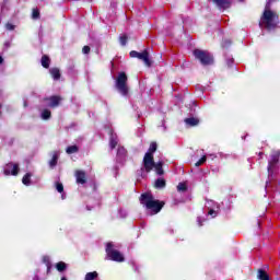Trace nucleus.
<instances>
[{
  "label": "nucleus",
  "mask_w": 280,
  "mask_h": 280,
  "mask_svg": "<svg viewBox=\"0 0 280 280\" xmlns=\"http://www.w3.org/2000/svg\"><path fill=\"white\" fill-rule=\"evenodd\" d=\"M5 30H7L8 32H14V30H16V25H14V24L8 22V23L5 24Z\"/></svg>",
  "instance_id": "obj_31"
},
{
  "label": "nucleus",
  "mask_w": 280,
  "mask_h": 280,
  "mask_svg": "<svg viewBox=\"0 0 280 280\" xmlns=\"http://www.w3.org/2000/svg\"><path fill=\"white\" fill-rule=\"evenodd\" d=\"M202 222H205V219L198 217V218H197L198 226H202Z\"/></svg>",
  "instance_id": "obj_38"
},
{
  "label": "nucleus",
  "mask_w": 280,
  "mask_h": 280,
  "mask_svg": "<svg viewBox=\"0 0 280 280\" xmlns=\"http://www.w3.org/2000/svg\"><path fill=\"white\" fill-rule=\"evenodd\" d=\"M124 156H126V148L118 147V149H117V158L118 159H124Z\"/></svg>",
  "instance_id": "obj_27"
},
{
  "label": "nucleus",
  "mask_w": 280,
  "mask_h": 280,
  "mask_svg": "<svg viewBox=\"0 0 280 280\" xmlns=\"http://www.w3.org/2000/svg\"><path fill=\"white\" fill-rule=\"evenodd\" d=\"M271 3H275V0H267L265 11L259 22L260 30H267L268 32H272V30L277 27V23H279V16L270 10Z\"/></svg>",
  "instance_id": "obj_2"
},
{
  "label": "nucleus",
  "mask_w": 280,
  "mask_h": 280,
  "mask_svg": "<svg viewBox=\"0 0 280 280\" xmlns=\"http://www.w3.org/2000/svg\"><path fill=\"white\" fill-rule=\"evenodd\" d=\"M32 19H34L35 21L37 19H40V12L37 9H33Z\"/></svg>",
  "instance_id": "obj_33"
},
{
  "label": "nucleus",
  "mask_w": 280,
  "mask_h": 280,
  "mask_svg": "<svg viewBox=\"0 0 280 280\" xmlns=\"http://www.w3.org/2000/svg\"><path fill=\"white\" fill-rule=\"evenodd\" d=\"M279 160L280 151H272L267 167L269 176H272V170H275L276 165L279 163Z\"/></svg>",
  "instance_id": "obj_8"
},
{
  "label": "nucleus",
  "mask_w": 280,
  "mask_h": 280,
  "mask_svg": "<svg viewBox=\"0 0 280 280\" xmlns=\"http://www.w3.org/2000/svg\"><path fill=\"white\" fill-rule=\"evenodd\" d=\"M4 176H19V164L8 163L3 166Z\"/></svg>",
  "instance_id": "obj_10"
},
{
  "label": "nucleus",
  "mask_w": 280,
  "mask_h": 280,
  "mask_svg": "<svg viewBox=\"0 0 280 280\" xmlns=\"http://www.w3.org/2000/svg\"><path fill=\"white\" fill-rule=\"evenodd\" d=\"M0 65H3V57L0 56Z\"/></svg>",
  "instance_id": "obj_39"
},
{
  "label": "nucleus",
  "mask_w": 280,
  "mask_h": 280,
  "mask_svg": "<svg viewBox=\"0 0 280 280\" xmlns=\"http://www.w3.org/2000/svg\"><path fill=\"white\" fill-rule=\"evenodd\" d=\"M60 280H67V277H62Z\"/></svg>",
  "instance_id": "obj_44"
},
{
  "label": "nucleus",
  "mask_w": 280,
  "mask_h": 280,
  "mask_svg": "<svg viewBox=\"0 0 280 280\" xmlns=\"http://www.w3.org/2000/svg\"><path fill=\"white\" fill-rule=\"evenodd\" d=\"M67 154H78L80 152V148L78 145H70L66 149Z\"/></svg>",
  "instance_id": "obj_23"
},
{
  "label": "nucleus",
  "mask_w": 280,
  "mask_h": 280,
  "mask_svg": "<svg viewBox=\"0 0 280 280\" xmlns=\"http://www.w3.org/2000/svg\"><path fill=\"white\" fill-rule=\"evenodd\" d=\"M42 67H44V69H49V65L51 63V60L49 59V57L47 55H44L42 57Z\"/></svg>",
  "instance_id": "obj_21"
},
{
  "label": "nucleus",
  "mask_w": 280,
  "mask_h": 280,
  "mask_svg": "<svg viewBox=\"0 0 280 280\" xmlns=\"http://www.w3.org/2000/svg\"><path fill=\"white\" fill-rule=\"evenodd\" d=\"M74 176L78 185H86V172L75 171Z\"/></svg>",
  "instance_id": "obj_13"
},
{
  "label": "nucleus",
  "mask_w": 280,
  "mask_h": 280,
  "mask_svg": "<svg viewBox=\"0 0 280 280\" xmlns=\"http://www.w3.org/2000/svg\"><path fill=\"white\" fill-rule=\"evenodd\" d=\"M100 277V273L97 271L88 272L84 277V280H95Z\"/></svg>",
  "instance_id": "obj_26"
},
{
  "label": "nucleus",
  "mask_w": 280,
  "mask_h": 280,
  "mask_svg": "<svg viewBox=\"0 0 280 280\" xmlns=\"http://www.w3.org/2000/svg\"><path fill=\"white\" fill-rule=\"evenodd\" d=\"M55 187L58 194H62L65 191V186L60 182L55 183Z\"/></svg>",
  "instance_id": "obj_29"
},
{
  "label": "nucleus",
  "mask_w": 280,
  "mask_h": 280,
  "mask_svg": "<svg viewBox=\"0 0 280 280\" xmlns=\"http://www.w3.org/2000/svg\"><path fill=\"white\" fill-rule=\"evenodd\" d=\"M165 185L166 183H165V179L163 178H158L154 183L155 189H165Z\"/></svg>",
  "instance_id": "obj_22"
},
{
  "label": "nucleus",
  "mask_w": 280,
  "mask_h": 280,
  "mask_svg": "<svg viewBox=\"0 0 280 280\" xmlns=\"http://www.w3.org/2000/svg\"><path fill=\"white\" fill-rule=\"evenodd\" d=\"M119 218H128V211L124 210V209H120L119 210Z\"/></svg>",
  "instance_id": "obj_34"
},
{
  "label": "nucleus",
  "mask_w": 280,
  "mask_h": 280,
  "mask_svg": "<svg viewBox=\"0 0 280 280\" xmlns=\"http://www.w3.org/2000/svg\"><path fill=\"white\" fill-rule=\"evenodd\" d=\"M55 268L58 272H65V270H67V264L65 261H59L55 265Z\"/></svg>",
  "instance_id": "obj_25"
},
{
  "label": "nucleus",
  "mask_w": 280,
  "mask_h": 280,
  "mask_svg": "<svg viewBox=\"0 0 280 280\" xmlns=\"http://www.w3.org/2000/svg\"><path fill=\"white\" fill-rule=\"evenodd\" d=\"M220 10H226L231 8V0H212ZM244 1V0H238Z\"/></svg>",
  "instance_id": "obj_14"
},
{
  "label": "nucleus",
  "mask_w": 280,
  "mask_h": 280,
  "mask_svg": "<svg viewBox=\"0 0 280 280\" xmlns=\"http://www.w3.org/2000/svg\"><path fill=\"white\" fill-rule=\"evenodd\" d=\"M117 143H119V140L117 139V135L112 132L109 138L110 150H115L117 148Z\"/></svg>",
  "instance_id": "obj_17"
},
{
  "label": "nucleus",
  "mask_w": 280,
  "mask_h": 280,
  "mask_svg": "<svg viewBox=\"0 0 280 280\" xmlns=\"http://www.w3.org/2000/svg\"><path fill=\"white\" fill-rule=\"evenodd\" d=\"M22 183L26 187H30V185H32V173H26L22 178Z\"/></svg>",
  "instance_id": "obj_19"
},
{
  "label": "nucleus",
  "mask_w": 280,
  "mask_h": 280,
  "mask_svg": "<svg viewBox=\"0 0 280 280\" xmlns=\"http://www.w3.org/2000/svg\"><path fill=\"white\" fill-rule=\"evenodd\" d=\"M10 2L8 0H3V2L0 4V23L3 20V16H8L10 14Z\"/></svg>",
  "instance_id": "obj_11"
},
{
  "label": "nucleus",
  "mask_w": 280,
  "mask_h": 280,
  "mask_svg": "<svg viewBox=\"0 0 280 280\" xmlns=\"http://www.w3.org/2000/svg\"><path fill=\"white\" fill-rule=\"evenodd\" d=\"M257 279H259V280H270V276H268V273L264 269H259L258 272H257Z\"/></svg>",
  "instance_id": "obj_20"
},
{
  "label": "nucleus",
  "mask_w": 280,
  "mask_h": 280,
  "mask_svg": "<svg viewBox=\"0 0 280 280\" xmlns=\"http://www.w3.org/2000/svg\"><path fill=\"white\" fill-rule=\"evenodd\" d=\"M47 268H48V270H49V262H47Z\"/></svg>",
  "instance_id": "obj_45"
},
{
  "label": "nucleus",
  "mask_w": 280,
  "mask_h": 280,
  "mask_svg": "<svg viewBox=\"0 0 280 280\" xmlns=\"http://www.w3.org/2000/svg\"><path fill=\"white\" fill-rule=\"evenodd\" d=\"M234 59L233 57H226V65L228 67H233Z\"/></svg>",
  "instance_id": "obj_35"
},
{
  "label": "nucleus",
  "mask_w": 280,
  "mask_h": 280,
  "mask_svg": "<svg viewBox=\"0 0 280 280\" xmlns=\"http://www.w3.org/2000/svg\"><path fill=\"white\" fill-rule=\"evenodd\" d=\"M242 139H246L245 137H242Z\"/></svg>",
  "instance_id": "obj_47"
},
{
  "label": "nucleus",
  "mask_w": 280,
  "mask_h": 280,
  "mask_svg": "<svg viewBox=\"0 0 280 280\" xmlns=\"http://www.w3.org/2000/svg\"><path fill=\"white\" fill-rule=\"evenodd\" d=\"M154 152H156V142L150 144L149 151L144 154L142 160V166L138 174L141 178H147L148 174L154 170L158 176H163L165 172L163 171V161L154 162Z\"/></svg>",
  "instance_id": "obj_1"
},
{
  "label": "nucleus",
  "mask_w": 280,
  "mask_h": 280,
  "mask_svg": "<svg viewBox=\"0 0 280 280\" xmlns=\"http://www.w3.org/2000/svg\"><path fill=\"white\" fill-rule=\"evenodd\" d=\"M206 208L208 209V215H210V218H218V214L220 213V203L213 200H207Z\"/></svg>",
  "instance_id": "obj_7"
},
{
  "label": "nucleus",
  "mask_w": 280,
  "mask_h": 280,
  "mask_svg": "<svg viewBox=\"0 0 280 280\" xmlns=\"http://www.w3.org/2000/svg\"><path fill=\"white\" fill-rule=\"evenodd\" d=\"M230 45H231V40H229V39H225L222 43V47H230Z\"/></svg>",
  "instance_id": "obj_36"
},
{
  "label": "nucleus",
  "mask_w": 280,
  "mask_h": 280,
  "mask_svg": "<svg viewBox=\"0 0 280 280\" xmlns=\"http://www.w3.org/2000/svg\"><path fill=\"white\" fill-rule=\"evenodd\" d=\"M59 156H60V153L58 151H54L52 158L49 161V167H51V170H54V167H56V165H58Z\"/></svg>",
  "instance_id": "obj_16"
},
{
  "label": "nucleus",
  "mask_w": 280,
  "mask_h": 280,
  "mask_svg": "<svg viewBox=\"0 0 280 280\" xmlns=\"http://www.w3.org/2000/svg\"><path fill=\"white\" fill-rule=\"evenodd\" d=\"M40 117L44 119V121H47L48 119H51V112L49 109H43Z\"/></svg>",
  "instance_id": "obj_24"
},
{
  "label": "nucleus",
  "mask_w": 280,
  "mask_h": 280,
  "mask_svg": "<svg viewBox=\"0 0 280 280\" xmlns=\"http://www.w3.org/2000/svg\"><path fill=\"white\" fill-rule=\"evenodd\" d=\"M194 56L203 66L213 65V56H211V54H209L208 51L196 49L194 51Z\"/></svg>",
  "instance_id": "obj_6"
},
{
  "label": "nucleus",
  "mask_w": 280,
  "mask_h": 280,
  "mask_svg": "<svg viewBox=\"0 0 280 280\" xmlns=\"http://www.w3.org/2000/svg\"><path fill=\"white\" fill-rule=\"evenodd\" d=\"M130 57L131 58H138V60H143L144 65L147 67H150V54L148 50H144L143 52H139L137 50L130 51Z\"/></svg>",
  "instance_id": "obj_9"
},
{
  "label": "nucleus",
  "mask_w": 280,
  "mask_h": 280,
  "mask_svg": "<svg viewBox=\"0 0 280 280\" xmlns=\"http://www.w3.org/2000/svg\"><path fill=\"white\" fill-rule=\"evenodd\" d=\"M5 46H7V47H10V43H5Z\"/></svg>",
  "instance_id": "obj_43"
},
{
  "label": "nucleus",
  "mask_w": 280,
  "mask_h": 280,
  "mask_svg": "<svg viewBox=\"0 0 280 280\" xmlns=\"http://www.w3.org/2000/svg\"><path fill=\"white\" fill-rule=\"evenodd\" d=\"M220 156H224V154L220 153Z\"/></svg>",
  "instance_id": "obj_46"
},
{
  "label": "nucleus",
  "mask_w": 280,
  "mask_h": 280,
  "mask_svg": "<svg viewBox=\"0 0 280 280\" xmlns=\"http://www.w3.org/2000/svg\"><path fill=\"white\" fill-rule=\"evenodd\" d=\"M140 203L143 205L147 215H156L165 207V201L154 199V196L150 192H144L140 196Z\"/></svg>",
  "instance_id": "obj_3"
},
{
  "label": "nucleus",
  "mask_w": 280,
  "mask_h": 280,
  "mask_svg": "<svg viewBox=\"0 0 280 280\" xmlns=\"http://www.w3.org/2000/svg\"><path fill=\"white\" fill-rule=\"evenodd\" d=\"M44 261H49V258L48 257H44Z\"/></svg>",
  "instance_id": "obj_40"
},
{
  "label": "nucleus",
  "mask_w": 280,
  "mask_h": 280,
  "mask_svg": "<svg viewBox=\"0 0 280 280\" xmlns=\"http://www.w3.org/2000/svg\"><path fill=\"white\" fill-rule=\"evenodd\" d=\"M90 51H91V47H89V46H84L82 49L83 54H90Z\"/></svg>",
  "instance_id": "obj_37"
},
{
  "label": "nucleus",
  "mask_w": 280,
  "mask_h": 280,
  "mask_svg": "<svg viewBox=\"0 0 280 280\" xmlns=\"http://www.w3.org/2000/svg\"><path fill=\"white\" fill-rule=\"evenodd\" d=\"M119 43L122 47H126V44L128 43V37L126 35H121L119 37Z\"/></svg>",
  "instance_id": "obj_32"
},
{
  "label": "nucleus",
  "mask_w": 280,
  "mask_h": 280,
  "mask_svg": "<svg viewBox=\"0 0 280 280\" xmlns=\"http://www.w3.org/2000/svg\"><path fill=\"white\" fill-rule=\"evenodd\" d=\"M67 197L65 195H61V199L65 200Z\"/></svg>",
  "instance_id": "obj_42"
},
{
  "label": "nucleus",
  "mask_w": 280,
  "mask_h": 280,
  "mask_svg": "<svg viewBox=\"0 0 280 280\" xmlns=\"http://www.w3.org/2000/svg\"><path fill=\"white\" fill-rule=\"evenodd\" d=\"M184 122L186 124V126H188V128H194L198 126V124H200V119L196 117H189V118H186Z\"/></svg>",
  "instance_id": "obj_15"
},
{
  "label": "nucleus",
  "mask_w": 280,
  "mask_h": 280,
  "mask_svg": "<svg viewBox=\"0 0 280 280\" xmlns=\"http://www.w3.org/2000/svg\"><path fill=\"white\" fill-rule=\"evenodd\" d=\"M39 278H38V276H34V278H33V280H38Z\"/></svg>",
  "instance_id": "obj_41"
},
{
  "label": "nucleus",
  "mask_w": 280,
  "mask_h": 280,
  "mask_svg": "<svg viewBox=\"0 0 280 280\" xmlns=\"http://www.w3.org/2000/svg\"><path fill=\"white\" fill-rule=\"evenodd\" d=\"M47 106H49V108H58V106H60V102H62V97L60 96H50L49 98H46Z\"/></svg>",
  "instance_id": "obj_12"
},
{
  "label": "nucleus",
  "mask_w": 280,
  "mask_h": 280,
  "mask_svg": "<svg viewBox=\"0 0 280 280\" xmlns=\"http://www.w3.org/2000/svg\"><path fill=\"white\" fill-rule=\"evenodd\" d=\"M106 255L110 261H117L118 264H121L126 261V258L124 257V254H121L119 250L115 248V244L107 243L106 245Z\"/></svg>",
  "instance_id": "obj_5"
},
{
  "label": "nucleus",
  "mask_w": 280,
  "mask_h": 280,
  "mask_svg": "<svg viewBox=\"0 0 280 280\" xmlns=\"http://www.w3.org/2000/svg\"><path fill=\"white\" fill-rule=\"evenodd\" d=\"M177 191H179V194H185V191H187V184L186 183H179L177 185Z\"/></svg>",
  "instance_id": "obj_28"
},
{
  "label": "nucleus",
  "mask_w": 280,
  "mask_h": 280,
  "mask_svg": "<svg viewBox=\"0 0 280 280\" xmlns=\"http://www.w3.org/2000/svg\"><path fill=\"white\" fill-rule=\"evenodd\" d=\"M205 163H207V155H203L199 161H197L195 166L200 167V165H205Z\"/></svg>",
  "instance_id": "obj_30"
},
{
  "label": "nucleus",
  "mask_w": 280,
  "mask_h": 280,
  "mask_svg": "<svg viewBox=\"0 0 280 280\" xmlns=\"http://www.w3.org/2000/svg\"><path fill=\"white\" fill-rule=\"evenodd\" d=\"M116 91L122 96L128 97L129 89H128V75L126 72H119L118 77L116 78L115 83Z\"/></svg>",
  "instance_id": "obj_4"
},
{
  "label": "nucleus",
  "mask_w": 280,
  "mask_h": 280,
  "mask_svg": "<svg viewBox=\"0 0 280 280\" xmlns=\"http://www.w3.org/2000/svg\"><path fill=\"white\" fill-rule=\"evenodd\" d=\"M49 73H50L52 80H60V69H58V68H51V69L49 70Z\"/></svg>",
  "instance_id": "obj_18"
}]
</instances>
